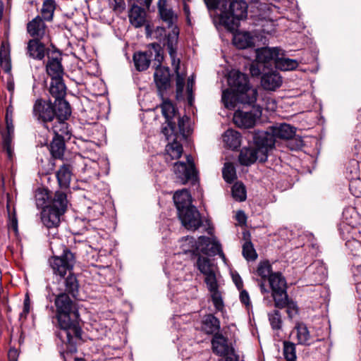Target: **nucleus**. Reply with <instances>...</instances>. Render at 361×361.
Returning a JSON list of instances; mask_svg holds the SVG:
<instances>
[{"mask_svg": "<svg viewBox=\"0 0 361 361\" xmlns=\"http://www.w3.org/2000/svg\"><path fill=\"white\" fill-rule=\"evenodd\" d=\"M235 219L238 222V226H247V216L243 211L239 210L235 214Z\"/></svg>", "mask_w": 361, "mask_h": 361, "instance_id": "5fc2aeb1", "label": "nucleus"}, {"mask_svg": "<svg viewBox=\"0 0 361 361\" xmlns=\"http://www.w3.org/2000/svg\"><path fill=\"white\" fill-rule=\"evenodd\" d=\"M52 192L48 189H43L39 192L36 195V204L38 207H43L48 204V202L51 199Z\"/></svg>", "mask_w": 361, "mask_h": 361, "instance_id": "c03bdc74", "label": "nucleus"}, {"mask_svg": "<svg viewBox=\"0 0 361 361\" xmlns=\"http://www.w3.org/2000/svg\"><path fill=\"white\" fill-rule=\"evenodd\" d=\"M196 266L198 270L204 275H207L216 271V267L211 262L209 259L200 255L197 257Z\"/></svg>", "mask_w": 361, "mask_h": 361, "instance_id": "f704fd0d", "label": "nucleus"}, {"mask_svg": "<svg viewBox=\"0 0 361 361\" xmlns=\"http://www.w3.org/2000/svg\"><path fill=\"white\" fill-rule=\"evenodd\" d=\"M158 14L160 19L167 24L169 28L174 26V20H177V16L174 15L172 8H161L160 10H158Z\"/></svg>", "mask_w": 361, "mask_h": 361, "instance_id": "4c0bfd02", "label": "nucleus"}, {"mask_svg": "<svg viewBox=\"0 0 361 361\" xmlns=\"http://www.w3.org/2000/svg\"><path fill=\"white\" fill-rule=\"evenodd\" d=\"M6 121V129L1 130L2 132L8 133H13L14 134V126L13 123V118H5Z\"/></svg>", "mask_w": 361, "mask_h": 361, "instance_id": "bf43d9fd", "label": "nucleus"}, {"mask_svg": "<svg viewBox=\"0 0 361 361\" xmlns=\"http://www.w3.org/2000/svg\"><path fill=\"white\" fill-rule=\"evenodd\" d=\"M270 130L275 140H292L295 142L293 149H298L304 145L302 137L295 135L296 128L290 124L281 123L271 127Z\"/></svg>", "mask_w": 361, "mask_h": 361, "instance_id": "ddd939ff", "label": "nucleus"}, {"mask_svg": "<svg viewBox=\"0 0 361 361\" xmlns=\"http://www.w3.org/2000/svg\"><path fill=\"white\" fill-rule=\"evenodd\" d=\"M159 98L161 100V103L159 105L161 114L167 123V127L163 128L162 132L164 134L168 135L169 128L171 133L174 134L177 131V125L173 121V118L178 114V110L172 101L169 98L166 97L165 95Z\"/></svg>", "mask_w": 361, "mask_h": 361, "instance_id": "4468645a", "label": "nucleus"}, {"mask_svg": "<svg viewBox=\"0 0 361 361\" xmlns=\"http://www.w3.org/2000/svg\"><path fill=\"white\" fill-rule=\"evenodd\" d=\"M47 25L39 16H37L27 24V31L32 39H43L45 35Z\"/></svg>", "mask_w": 361, "mask_h": 361, "instance_id": "5701e85b", "label": "nucleus"}, {"mask_svg": "<svg viewBox=\"0 0 361 361\" xmlns=\"http://www.w3.org/2000/svg\"><path fill=\"white\" fill-rule=\"evenodd\" d=\"M11 59L10 57V48L8 44L6 45L4 42H2L0 48V59Z\"/></svg>", "mask_w": 361, "mask_h": 361, "instance_id": "603ef678", "label": "nucleus"}, {"mask_svg": "<svg viewBox=\"0 0 361 361\" xmlns=\"http://www.w3.org/2000/svg\"><path fill=\"white\" fill-rule=\"evenodd\" d=\"M186 164H187V166H188L191 169H197L195 164L194 159H193L192 156L190 154L186 155Z\"/></svg>", "mask_w": 361, "mask_h": 361, "instance_id": "680f3d73", "label": "nucleus"}, {"mask_svg": "<svg viewBox=\"0 0 361 361\" xmlns=\"http://www.w3.org/2000/svg\"><path fill=\"white\" fill-rule=\"evenodd\" d=\"M78 281L74 274L68 276L53 292L56 307V319L59 331L58 337L69 345V350L75 351V345L81 339V328L79 325L80 314L77 303L73 300L70 295L75 297L78 292Z\"/></svg>", "mask_w": 361, "mask_h": 361, "instance_id": "f03ea898", "label": "nucleus"}, {"mask_svg": "<svg viewBox=\"0 0 361 361\" xmlns=\"http://www.w3.org/2000/svg\"><path fill=\"white\" fill-rule=\"evenodd\" d=\"M204 281L209 292L219 290V285L216 280V271L204 275Z\"/></svg>", "mask_w": 361, "mask_h": 361, "instance_id": "09e8293b", "label": "nucleus"}, {"mask_svg": "<svg viewBox=\"0 0 361 361\" xmlns=\"http://www.w3.org/2000/svg\"><path fill=\"white\" fill-rule=\"evenodd\" d=\"M269 321L274 330H279L282 327V318L280 312L274 310L268 314Z\"/></svg>", "mask_w": 361, "mask_h": 361, "instance_id": "79ce46f5", "label": "nucleus"}, {"mask_svg": "<svg viewBox=\"0 0 361 361\" xmlns=\"http://www.w3.org/2000/svg\"><path fill=\"white\" fill-rule=\"evenodd\" d=\"M61 54V51L57 47H54V50H50L49 48H47L46 51L48 61H51V59L62 60Z\"/></svg>", "mask_w": 361, "mask_h": 361, "instance_id": "3c124183", "label": "nucleus"}, {"mask_svg": "<svg viewBox=\"0 0 361 361\" xmlns=\"http://www.w3.org/2000/svg\"><path fill=\"white\" fill-rule=\"evenodd\" d=\"M128 5L130 6L128 13L130 23L135 27H141L146 21V12L145 9L135 4V2Z\"/></svg>", "mask_w": 361, "mask_h": 361, "instance_id": "b1692460", "label": "nucleus"}, {"mask_svg": "<svg viewBox=\"0 0 361 361\" xmlns=\"http://www.w3.org/2000/svg\"><path fill=\"white\" fill-rule=\"evenodd\" d=\"M208 10L219 9V24L233 35L236 48L245 49L255 46L249 32H239L240 20L247 18L248 5L244 0H204Z\"/></svg>", "mask_w": 361, "mask_h": 361, "instance_id": "7ed1b4c3", "label": "nucleus"}, {"mask_svg": "<svg viewBox=\"0 0 361 361\" xmlns=\"http://www.w3.org/2000/svg\"><path fill=\"white\" fill-rule=\"evenodd\" d=\"M223 140L229 149L237 150L240 146L241 135L235 130L228 129L224 133Z\"/></svg>", "mask_w": 361, "mask_h": 361, "instance_id": "2f4dec72", "label": "nucleus"}, {"mask_svg": "<svg viewBox=\"0 0 361 361\" xmlns=\"http://www.w3.org/2000/svg\"><path fill=\"white\" fill-rule=\"evenodd\" d=\"M50 97L38 98L32 106L35 119L45 129L59 128L62 131L69 128L67 121L71 116L72 108L66 99V90L49 88Z\"/></svg>", "mask_w": 361, "mask_h": 361, "instance_id": "20e7f679", "label": "nucleus"}, {"mask_svg": "<svg viewBox=\"0 0 361 361\" xmlns=\"http://www.w3.org/2000/svg\"><path fill=\"white\" fill-rule=\"evenodd\" d=\"M56 6L57 4L55 0H44L41 9L42 19L46 21H51Z\"/></svg>", "mask_w": 361, "mask_h": 361, "instance_id": "72a5a7b5", "label": "nucleus"}, {"mask_svg": "<svg viewBox=\"0 0 361 361\" xmlns=\"http://www.w3.org/2000/svg\"><path fill=\"white\" fill-rule=\"evenodd\" d=\"M260 153L255 148H245L241 150L238 160L242 166H249L257 159L259 161Z\"/></svg>", "mask_w": 361, "mask_h": 361, "instance_id": "c85d7f7f", "label": "nucleus"}, {"mask_svg": "<svg viewBox=\"0 0 361 361\" xmlns=\"http://www.w3.org/2000/svg\"><path fill=\"white\" fill-rule=\"evenodd\" d=\"M9 216V223L7 226H18V219L16 217V213H13L11 216L8 213Z\"/></svg>", "mask_w": 361, "mask_h": 361, "instance_id": "69168bd1", "label": "nucleus"}, {"mask_svg": "<svg viewBox=\"0 0 361 361\" xmlns=\"http://www.w3.org/2000/svg\"><path fill=\"white\" fill-rule=\"evenodd\" d=\"M172 30L166 33V27L163 26H157L154 32V38L158 40L159 45L164 49L167 47L169 54L171 59L172 65H174L177 58L178 43L180 34L179 27L174 25Z\"/></svg>", "mask_w": 361, "mask_h": 361, "instance_id": "0eeeda50", "label": "nucleus"}, {"mask_svg": "<svg viewBox=\"0 0 361 361\" xmlns=\"http://www.w3.org/2000/svg\"><path fill=\"white\" fill-rule=\"evenodd\" d=\"M290 336L297 340L298 344L309 345L310 343V334L307 326L302 322H297L290 333Z\"/></svg>", "mask_w": 361, "mask_h": 361, "instance_id": "bb28decb", "label": "nucleus"}, {"mask_svg": "<svg viewBox=\"0 0 361 361\" xmlns=\"http://www.w3.org/2000/svg\"><path fill=\"white\" fill-rule=\"evenodd\" d=\"M172 159H178L182 156L183 148L179 142H173L167 149Z\"/></svg>", "mask_w": 361, "mask_h": 361, "instance_id": "de8ad7c7", "label": "nucleus"}, {"mask_svg": "<svg viewBox=\"0 0 361 361\" xmlns=\"http://www.w3.org/2000/svg\"><path fill=\"white\" fill-rule=\"evenodd\" d=\"M275 142L276 140L271 132L257 131L254 133V147L260 153V163L267 161L268 153L275 147Z\"/></svg>", "mask_w": 361, "mask_h": 361, "instance_id": "9b49d317", "label": "nucleus"}, {"mask_svg": "<svg viewBox=\"0 0 361 361\" xmlns=\"http://www.w3.org/2000/svg\"><path fill=\"white\" fill-rule=\"evenodd\" d=\"M30 300L28 294L25 295L24 302H23V310L22 313L20 314L21 317H26L30 312Z\"/></svg>", "mask_w": 361, "mask_h": 361, "instance_id": "6e6d98bb", "label": "nucleus"}, {"mask_svg": "<svg viewBox=\"0 0 361 361\" xmlns=\"http://www.w3.org/2000/svg\"><path fill=\"white\" fill-rule=\"evenodd\" d=\"M240 299L242 303L246 306H249L250 304V296L248 293L245 290H241L240 293Z\"/></svg>", "mask_w": 361, "mask_h": 361, "instance_id": "052dcab7", "label": "nucleus"}, {"mask_svg": "<svg viewBox=\"0 0 361 361\" xmlns=\"http://www.w3.org/2000/svg\"><path fill=\"white\" fill-rule=\"evenodd\" d=\"M114 4L113 6V10L122 13L126 9V3L124 0H113Z\"/></svg>", "mask_w": 361, "mask_h": 361, "instance_id": "4d7b16f0", "label": "nucleus"}, {"mask_svg": "<svg viewBox=\"0 0 361 361\" xmlns=\"http://www.w3.org/2000/svg\"><path fill=\"white\" fill-rule=\"evenodd\" d=\"M73 174V166L72 161L67 160L63 163L56 173V177L60 189L69 190Z\"/></svg>", "mask_w": 361, "mask_h": 361, "instance_id": "412c9836", "label": "nucleus"}, {"mask_svg": "<svg viewBox=\"0 0 361 361\" xmlns=\"http://www.w3.org/2000/svg\"><path fill=\"white\" fill-rule=\"evenodd\" d=\"M174 71L176 73V98L177 100H180L183 98V90L185 86V78L180 72V59L176 58V63L174 65Z\"/></svg>", "mask_w": 361, "mask_h": 361, "instance_id": "473e14b6", "label": "nucleus"}, {"mask_svg": "<svg viewBox=\"0 0 361 361\" xmlns=\"http://www.w3.org/2000/svg\"><path fill=\"white\" fill-rule=\"evenodd\" d=\"M153 44L150 43L147 45V50L145 51H139L133 54V60L137 71H145L149 67L153 54L155 56L157 51V49H155L151 46Z\"/></svg>", "mask_w": 361, "mask_h": 361, "instance_id": "f3484780", "label": "nucleus"}, {"mask_svg": "<svg viewBox=\"0 0 361 361\" xmlns=\"http://www.w3.org/2000/svg\"><path fill=\"white\" fill-rule=\"evenodd\" d=\"M8 357L9 359V361H17L18 357V352L15 349H11L8 351Z\"/></svg>", "mask_w": 361, "mask_h": 361, "instance_id": "0e129e2a", "label": "nucleus"}, {"mask_svg": "<svg viewBox=\"0 0 361 361\" xmlns=\"http://www.w3.org/2000/svg\"><path fill=\"white\" fill-rule=\"evenodd\" d=\"M357 216L358 214L355 207H345L342 212V221L341 224H343L344 226H354Z\"/></svg>", "mask_w": 361, "mask_h": 361, "instance_id": "e433bc0d", "label": "nucleus"}, {"mask_svg": "<svg viewBox=\"0 0 361 361\" xmlns=\"http://www.w3.org/2000/svg\"><path fill=\"white\" fill-rule=\"evenodd\" d=\"M282 84V78L276 71H269L261 78V85L264 90L274 91Z\"/></svg>", "mask_w": 361, "mask_h": 361, "instance_id": "393cba45", "label": "nucleus"}, {"mask_svg": "<svg viewBox=\"0 0 361 361\" xmlns=\"http://www.w3.org/2000/svg\"><path fill=\"white\" fill-rule=\"evenodd\" d=\"M182 226H213L211 218L203 219L197 208L190 206L177 211Z\"/></svg>", "mask_w": 361, "mask_h": 361, "instance_id": "9d476101", "label": "nucleus"}, {"mask_svg": "<svg viewBox=\"0 0 361 361\" xmlns=\"http://www.w3.org/2000/svg\"><path fill=\"white\" fill-rule=\"evenodd\" d=\"M221 249L220 243L215 237L200 236L195 250L208 256H215Z\"/></svg>", "mask_w": 361, "mask_h": 361, "instance_id": "6ab92c4d", "label": "nucleus"}, {"mask_svg": "<svg viewBox=\"0 0 361 361\" xmlns=\"http://www.w3.org/2000/svg\"><path fill=\"white\" fill-rule=\"evenodd\" d=\"M261 66L262 65L261 63H257V64H252L250 67V73L251 75L254 78L259 77L262 73H261Z\"/></svg>", "mask_w": 361, "mask_h": 361, "instance_id": "864d4df0", "label": "nucleus"}, {"mask_svg": "<svg viewBox=\"0 0 361 361\" xmlns=\"http://www.w3.org/2000/svg\"><path fill=\"white\" fill-rule=\"evenodd\" d=\"M222 175L224 180L228 183H232L237 178L235 168L232 163H225Z\"/></svg>", "mask_w": 361, "mask_h": 361, "instance_id": "ea45409f", "label": "nucleus"}, {"mask_svg": "<svg viewBox=\"0 0 361 361\" xmlns=\"http://www.w3.org/2000/svg\"><path fill=\"white\" fill-rule=\"evenodd\" d=\"M173 199L177 211L193 205L191 195L188 189L177 190L174 193Z\"/></svg>", "mask_w": 361, "mask_h": 361, "instance_id": "cd10ccee", "label": "nucleus"}, {"mask_svg": "<svg viewBox=\"0 0 361 361\" xmlns=\"http://www.w3.org/2000/svg\"><path fill=\"white\" fill-rule=\"evenodd\" d=\"M233 280L238 289H241L243 288V283L239 275L233 276Z\"/></svg>", "mask_w": 361, "mask_h": 361, "instance_id": "e2e57ef3", "label": "nucleus"}, {"mask_svg": "<svg viewBox=\"0 0 361 361\" xmlns=\"http://www.w3.org/2000/svg\"><path fill=\"white\" fill-rule=\"evenodd\" d=\"M173 171L177 181L181 185H185L188 183H190L192 185H199L200 178L198 170L187 166L185 162H175L173 164Z\"/></svg>", "mask_w": 361, "mask_h": 361, "instance_id": "2eb2a0df", "label": "nucleus"}, {"mask_svg": "<svg viewBox=\"0 0 361 361\" xmlns=\"http://www.w3.org/2000/svg\"><path fill=\"white\" fill-rule=\"evenodd\" d=\"M167 0H159L157 3V8L160 10V8H166Z\"/></svg>", "mask_w": 361, "mask_h": 361, "instance_id": "774afa93", "label": "nucleus"}, {"mask_svg": "<svg viewBox=\"0 0 361 361\" xmlns=\"http://www.w3.org/2000/svg\"><path fill=\"white\" fill-rule=\"evenodd\" d=\"M227 82L229 88L223 91L221 97L225 107L234 109L242 104L234 113L233 122L239 128H252L262 115V108L255 104L257 90L250 85L248 75L237 70L228 73Z\"/></svg>", "mask_w": 361, "mask_h": 361, "instance_id": "f257e3e1", "label": "nucleus"}, {"mask_svg": "<svg viewBox=\"0 0 361 361\" xmlns=\"http://www.w3.org/2000/svg\"><path fill=\"white\" fill-rule=\"evenodd\" d=\"M2 137V147L4 151L6 152L8 159H12L13 151L12 148V141L14 137V134L8 133L1 131Z\"/></svg>", "mask_w": 361, "mask_h": 361, "instance_id": "58836bf2", "label": "nucleus"}, {"mask_svg": "<svg viewBox=\"0 0 361 361\" xmlns=\"http://www.w3.org/2000/svg\"><path fill=\"white\" fill-rule=\"evenodd\" d=\"M283 355L286 361L295 360V345L289 341L283 342Z\"/></svg>", "mask_w": 361, "mask_h": 361, "instance_id": "49530a36", "label": "nucleus"}, {"mask_svg": "<svg viewBox=\"0 0 361 361\" xmlns=\"http://www.w3.org/2000/svg\"><path fill=\"white\" fill-rule=\"evenodd\" d=\"M66 190H58L51 193L48 204L41 211V220L44 226H59L63 221L65 213L68 210L69 200Z\"/></svg>", "mask_w": 361, "mask_h": 361, "instance_id": "39448f33", "label": "nucleus"}, {"mask_svg": "<svg viewBox=\"0 0 361 361\" xmlns=\"http://www.w3.org/2000/svg\"><path fill=\"white\" fill-rule=\"evenodd\" d=\"M53 133V137L47 145V149L51 156V160H63L66 149V140L71 137V132L69 128L62 131V129L55 128L50 130Z\"/></svg>", "mask_w": 361, "mask_h": 361, "instance_id": "6e6552de", "label": "nucleus"}, {"mask_svg": "<svg viewBox=\"0 0 361 361\" xmlns=\"http://www.w3.org/2000/svg\"><path fill=\"white\" fill-rule=\"evenodd\" d=\"M298 66V63L296 60L284 58L283 56L280 57L279 55L278 59H276L275 68L281 71H286L294 70Z\"/></svg>", "mask_w": 361, "mask_h": 361, "instance_id": "c9c22d12", "label": "nucleus"}, {"mask_svg": "<svg viewBox=\"0 0 361 361\" xmlns=\"http://www.w3.org/2000/svg\"><path fill=\"white\" fill-rule=\"evenodd\" d=\"M281 49L277 47L271 48L264 47L256 49V60L258 63H261L263 68H267L269 66H276V61L280 55Z\"/></svg>", "mask_w": 361, "mask_h": 361, "instance_id": "a211bd4d", "label": "nucleus"}, {"mask_svg": "<svg viewBox=\"0 0 361 361\" xmlns=\"http://www.w3.org/2000/svg\"><path fill=\"white\" fill-rule=\"evenodd\" d=\"M42 39L40 38L31 39L27 42V54L37 61L44 59L47 49Z\"/></svg>", "mask_w": 361, "mask_h": 361, "instance_id": "4be33fe9", "label": "nucleus"}, {"mask_svg": "<svg viewBox=\"0 0 361 361\" xmlns=\"http://www.w3.org/2000/svg\"><path fill=\"white\" fill-rule=\"evenodd\" d=\"M271 265L269 261L260 262L257 266V274L262 279H269V276L273 274L271 273Z\"/></svg>", "mask_w": 361, "mask_h": 361, "instance_id": "37998d69", "label": "nucleus"}, {"mask_svg": "<svg viewBox=\"0 0 361 361\" xmlns=\"http://www.w3.org/2000/svg\"><path fill=\"white\" fill-rule=\"evenodd\" d=\"M269 283L271 288V295L274 302L288 295L286 281L281 273L272 274L269 278Z\"/></svg>", "mask_w": 361, "mask_h": 361, "instance_id": "aec40b11", "label": "nucleus"}, {"mask_svg": "<svg viewBox=\"0 0 361 361\" xmlns=\"http://www.w3.org/2000/svg\"><path fill=\"white\" fill-rule=\"evenodd\" d=\"M13 106L11 105H9L6 108L5 118H13Z\"/></svg>", "mask_w": 361, "mask_h": 361, "instance_id": "338daca9", "label": "nucleus"}, {"mask_svg": "<svg viewBox=\"0 0 361 361\" xmlns=\"http://www.w3.org/2000/svg\"><path fill=\"white\" fill-rule=\"evenodd\" d=\"M0 65L4 71L8 73L11 71V59H0Z\"/></svg>", "mask_w": 361, "mask_h": 361, "instance_id": "13d9d810", "label": "nucleus"}, {"mask_svg": "<svg viewBox=\"0 0 361 361\" xmlns=\"http://www.w3.org/2000/svg\"><path fill=\"white\" fill-rule=\"evenodd\" d=\"M46 71L48 75L51 77L49 88L67 90L63 79L64 68L62 65V60L51 59V61H47Z\"/></svg>", "mask_w": 361, "mask_h": 361, "instance_id": "f8f14e48", "label": "nucleus"}, {"mask_svg": "<svg viewBox=\"0 0 361 361\" xmlns=\"http://www.w3.org/2000/svg\"><path fill=\"white\" fill-rule=\"evenodd\" d=\"M195 83L192 77L188 78L187 82V93H188V103L190 106H192L194 102V94L192 92V86Z\"/></svg>", "mask_w": 361, "mask_h": 361, "instance_id": "8fccbe9b", "label": "nucleus"}, {"mask_svg": "<svg viewBox=\"0 0 361 361\" xmlns=\"http://www.w3.org/2000/svg\"><path fill=\"white\" fill-rule=\"evenodd\" d=\"M209 293L216 312H222L224 309V303L221 291L217 290Z\"/></svg>", "mask_w": 361, "mask_h": 361, "instance_id": "a18cd8bd", "label": "nucleus"}, {"mask_svg": "<svg viewBox=\"0 0 361 361\" xmlns=\"http://www.w3.org/2000/svg\"><path fill=\"white\" fill-rule=\"evenodd\" d=\"M155 49L157 54L154 57V81L157 87V95L159 97H163L166 91L171 87V74L168 66H162V62L164 59L163 48L159 44H151Z\"/></svg>", "mask_w": 361, "mask_h": 361, "instance_id": "423d86ee", "label": "nucleus"}, {"mask_svg": "<svg viewBox=\"0 0 361 361\" xmlns=\"http://www.w3.org/2000/svg\"><path fill=\"white\" fill-rule=\"evenodd\" d=\"M75 263L74 255L69 250H64L61 256H53L49 259V264L54 275L60 276L58 281L61 283L65 279L67 272L73 274L71 271L73 269Z\"/></svg>", "mask_w": 361, "mask_h": 361, "instance_id": "1a4fd4ad", "label": "nucleus"}, {"mask_svg": "<svg viewBox=\"0 0 361 361\" xmlns=\"http://www.w3.org/2000/svg\"><path fill=\"white\" fill-rule=\"evenodd\" d=\"M243 240H245V243L243 245V256L247 261H254L257 258V254L251 242L250 233L248 231H243Z\"/></svg>", "mask_w": 361, "mask_h": 361, "instance_id": "7c9ffc66", "label": "nucleus"}, {"mask_svg": "<svg viewBox=\"0 0 361 361\" xmlns=\"http://www.w3.org/2000/svg\"><path fill=\"white\" fill-rule=\"evenodd\" d=\"M274 306L279 309L286 308L290 319L295 318L299 313V307L296 302L289 298L288 295L275 301Z\"/></svg>", "mask_w": 361, "mask_h": 361, "instance_id": "a878e982", "label": "nucleus"}, {"mask_svg": "<svg viewBox=\"0 0 361 361\" xmlns=\"http://www.w3.org/2000/svg\"><path fill=\"white\" fill-rule=\"evenodd\" d=\"M212 347L214 354L221 357L235 356L232 345L228 343L227 338L221 334L216 333L212 339Z\"/></svg>", "mask_w": 361, "mask_h": 361, "instance_id": "dca6fc26", "label": "nucleus"}, {"mask_svg": "<svg viewBox=\"0 0 361 361\" xmlns=\"http://www.w3.org/2000/svg\"><path fill=\"white\" fill-rule=\"evenodd\" d=\"M202 329L207 334L219 333L220 321L212 314L205 315L202 322Z\"/></svg>", "mask_w": 361, "mask_h": 361, "instance_id": "c756f323", "label": "nucleus"}, {"mask_svg": "<svg viewBox=\"0 0 361 361\" xmlns=\"http://www.w3.org/2000/svg\"><path fill=\"white\" fill-rule=\"evenodd\" d=\"M233 197L239 202L245 201L246 199V190L245 185L240 183H235L231 188Z\"/></svg>", "mask_w": 361, "mask_h": 361, "instance_id": "a19ab883", "label": "nucleus"}]
</instances>
